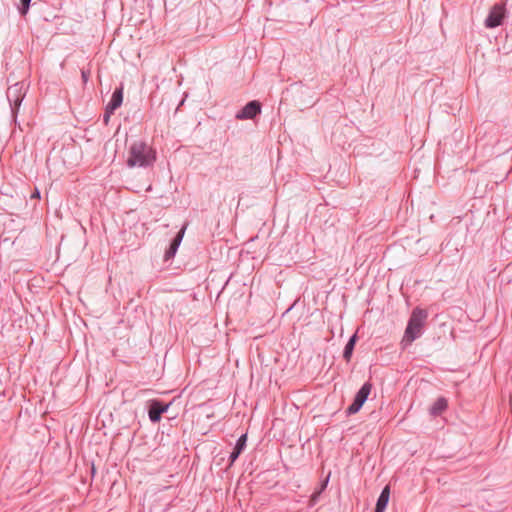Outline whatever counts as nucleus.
<instances>
[{
	"mask_svg": "<svg viewBox=\"0 0 512 512\" xmlns=\"http://www.w3.org/2000/svg\"><path fill=\"white\" fill-rule=\"evenodd\" d=\"M156 160V151L143 141H135L128 150L127 165L130 168H146Z\"/></svg>",
	"mask_w": 512,
	"mask_h": 512,
	"instance_id": "1",
	"label": "nucleus"
},
{
	"mask_svg": "<svg viewBox=\"0 0 512 512\" xmlns=\"http://www.w3.org/2000/svg\"><path fill=\"white\" fill-rule=\"evenodd\" d=\"M426 318L427 312L425 310L419 308L413 310L405 330L403 342L410 344L420 335Z\"/></svg>",
	"mask_w": 512,
	"mask_h": 512,
	"instance_id": "2",
	"label": "nucleus"
},
{
	"mask_svg": "<svg viewBox=\"0 0 512 512\" xmlns=\"http://www.w3.org/2000/svg\"><path fill=\"white\" fill-rule=\"evenodd\" d=\"M372 389V385L370 383H365L361 389L356 394L353 403L348 407V413L349 414H355L357 413L365 401L367 400L370 392Z\"/></svg>",
	"mask_w": 512,
	"mask_h": 512,
	"instance_id": "3",
	"label": "nucleus"
},
{
	"mask_svg": "<svg viewBox=\"0 0 512 512\" xmlns=\"http://www.w3.org/2000/svg\"><path fill=\"white\" fill-rule=\"evenodd\" d=\"M504 16H505L504 7L501 5H495L491 9V11L485 21L486 27L494 28V27L499 26L501 24Z\"/></svg>",
	"mask_w": 512,
	"mask_h": 512,
	"instance_id": "4",
	"label": "nucleus"
},
{
	"mask_svg": "<svg viewBox=\"0 0 512 512\" xmlns=\"http://www.w3.org/2000/svg\"><path fill=\"white\" fill-rule=\"evenodd\" d=\"M123 101V88H119L114 91L112 94L111 100L106 107V112L104 114V121L107 123L112 114L117 108H119Z\"/></svg>",
	"mask_w": 512,
	"mask_h": 512,
	"instance_id": "5",
	"label": "nucleus"
},
{
	"mask_svg": "<svg viewBox=\"0 0 512 512\" xmlns=\"http://www.w3.org/2000/svg\"><path fill=\"white\" fill-rule=\"evenodd\" d=\"M261 111V105L258 101L254 100L246 104L241 111L236 115L237 119H253Z\"/></svg>",
	"mask_w": 512,
	"mask_h": 512,
	"instance_id": "6",
	"label": "nucleus"
},
{
	"mask_svg": "<svg viewBox=\"0 0 512 512\" xmlns=\"http://www.w3.org/2000/svg\"><path fill=\"white\" fill-rule=\"evenodd\" d=\"M169 408V404L163 405L161 402L157 400H152L149 406V418L152 422H159L161 419V414L166 412Z\"/></svg>",
	"mask_w": 512,
	"mask_h": 512,
	"instance_id": "7",
	"label": "nucleus"
},
{
	"mask_svg": "<svg viewBox=\"0 0 512 512\" xmlns=\"http://www.w3.org/2000/svg\"><path fill=\"white\" fill-rule=\"evenodd\" d=\"M185 230H186V225L182 227V229L179 231V233L177 234V236L171 243L170 248L166 251V253H165L166 259H170V258L174 257V255L183 239Z\"/></svg>",
	"mask_w": 512,
	"mask_h": 512,
	"instance_id": "8",
	"label": "nucleus"
},
{
	"mask_svg": "<svg viewBox=\"0 0 512 512\" xmlns=\"http://www.w3.org/2000/svg\"><path fill=\"white\" fill-rule=\"evenodd\" d=\"M185 230H186V225L182 227V229L179 231V233L177 234V236L171 243L170 248L166 251V253H165L166 259H170V258L174 257V255L183 239Z\"/></svg>",
	"mask_w": 512,
	"mask_h": 512,
	"instance_id": "9",
	"label": "nucleus"
},
{
	"mask_svg": "<svg viewBox=\"0 0 512 512\" xmlns=\"http://www.w3.org/2000/svg\"><path fill=\"white\" fill-rule=\"evenodd\" d=\"M389 498H390V488H389V486H386L382 490V492L377 500L375 512H384L387 507V504L389 502Z\"/></svg>",
	"mask_w": 512,
	"mask_h": 512,
	"instance_id": "10",
	"label": "nucleus"
},
{
	"mask_svg": "<svg viewBox=\"0 0 512 512\" xmlns=\"http://www.w3.org/2000/svg\"><path fill=\"white\" fill-rule=\"evenodd\" d=\"M246 440H247V436L244 434L237 441L234 451L231 453V456H230L231 464L238 458V456L242 452L243 448L246 445Z\"/></svg>",
	"mask_w": 512,
	"mask_h": 512,
	"instance_id": "11",
	"label": "nucleus"
},
{
	"mask_svg": "<svg viewBox=\"0 0 512 512\" xmlns=\"http://www.w3.org/2000/svg\"><path fill=\"white\" fill-rule=\"evenodd\" d=\"M447 408V400L443 397L438 398L431 407L433 415H439Z\"/></svg>",
	"mask_w": 512,
	"mask_h": 512,
	"instance_id": "12",
	"label": "nucleus"
},
{
	"mask_svg": "<svg viewBox=\"0 0 512 512\" xmlns=\"http://www.w3.org/2000/svg\"><path fill=\"white\" fill-rule=\"evenodd\" d=\"M356 340H357V336L356 334H354L350 340L348 341L345 349H344V353H343V356L344 358L349 361L350 358H351V355H352V352H353V349H354V346H355V343H356Z\"/></svg>",
	"mask_w": 512,
	"mask_h": 512,
	"instance_id": "13",
	"label": "nucleus"
},
{
	"mask_svg": "<svg viewBox=\"0 0 512 512\" xmlns=\"http://www.w3.org/2000/svg\"><path fill=\"white\" fill-rule=\"evenodd\" d=\"M30 1L31 0H21V5H22V7L20 9L21 14L25 15L27 13Z\"/></svg>",
	"mask_w": 512,
	"mask_h": 512,
	"instance_id": "14",
	"label": "nucleus"
},
{
	"mask_svg": "<svg viewBox=\"0 0 512 512\" xmlns=\"http://www.w3.org/2000/svg\"><path fill=\"white\" fill-rule=\"evenodd\" d=\"M31 197H32V198H40V193H39V191H38V190H36V191L32 194V196H31Z\"/></svg>",
	"mask_w": 512,
	"mask_h": 512,
	"instance_id": "15",
	"label": "nucleus"
},
{
	"mask_svg": "<svg viewBox=\"0 0 512 512\" xmlns=\"http://www.w3.org/2000/svg\"><path fill=\"white\" fill-rule=\"evenodd\" d=\"M328 483V478L325 480L324 484H323V488H325L326 484Z\"/></svg>",
	"mask_w": 512,
	"mask_h": 512,
	"instance_id": "16",
	"label": "nucleus"
}]
</instances>
